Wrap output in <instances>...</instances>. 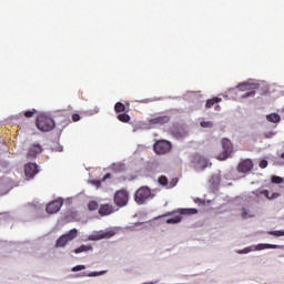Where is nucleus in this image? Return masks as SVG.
<instances>
[{
	"label": "nucleus",
	"mask_w": 284,
	"mask_h": 284,
	"mask_svg": "<svg viewBox=\"0 0 284 284\" xmlns=\"http://www.w3.org/2000/svg\"><path fill=\"white\" fill-rule=\"evenodd\" d=\"M172 214H179V215L168 219L166 223L169 225H175V223H181V221H183V215L192 216V214H199V210H196V209H179L178 211L168 212L163 216H172Z\"/></svg>",
	"instance_id": "nucleus-1"
},
{
	"label": "nucleus",
	"mask_w": 284,
	"mask_h": 284,
	"mask_svg": "<svg viewBox=\"0 0 284 284\" xmlns=\"http://www.w3.org/2000/svg\"><path fill=\"white\" fill-rule=\"evenodd\" d=\"M54 120L45 114H41L37 119V128L41 132H50L54 130Z\"/></svg>",
	"instance_id": "nucleus-2"
},
{
	"label": "nucleus",
	"mask_w": 284,
	"mask_h": 284,
	"mask_svg": "<svg viewBox=\"0 0 284 284\" xmlns=\"http://www.w3.org/2000/svg\"><path fill=\"white\" fill-rule=\"evenodd\" d=\"M236 88L240 90V92H246L242 95V99H247L256 94V90H258V83L244 82L240 83Z\"/></svg>",
	"instance_id": "nucleus-3"
},
{
	"label": "nucleus",
	"mask_w": 284,
	"mask_h": 284,
	"mask_svg": "<svg viewBox=\"0 0 284 284\" xmlns=\"http://www.w3.org/2000/svg\"><path fill=\"white\" fill-rule=\"evenodd\" d=\"M79 236V230L77 229H71L69 232L62 234L55 244V247H65L70 241H74Z\"/></svg>",
	"instance_id": "nucleus-4"
},
{
	"label": "nucleus",
	"mask_w": 284,
	"mask_h": 284,
	"mask_svg": "<svg viewBox=\"0 0 284 284\" xmlns=\"http://www.w3.org/2000/svg\"><path fill=\"white\" fill-rule=\"evenodd\" d=\"M148 199H152V190L148 186H141L134 194V200L138 205H143Z\"/></svg>",
	"instance_id": "nucleus-5"
},
{
	"label": "nucleus",
	"mask_w": 284,
	"mask_h": 284,
	"mask_svg": "<svg viewBox=\"0 0 284 284\" xmlns=\"http://www.w3.org/2000/svg\"><path fill=\"white\" fill-rule=\"evenodd\" d=\"M130 201V193L126 190L116 191L114 194V203L118 207H125Z\"/></svg>",
	"instance_id": "nucleus-6"
},
{
	"label": "nucleus",
	"mask_w": 284,
	"mask_h": 284,
	"mask_svg": "<svg viewBox=\"0 0 284 284\" xmlns=\"http://www.w3.org/2000/svg\"><path fill=\"white\" fill-rule=\"evenodd\" d=\"M39 172V165L37 163L28 162L24 164V179L26 181H32Z\"/></svg>",
	"instance_id": "nucleus-7"
},
{
	"label": "nucleus",
	"mask_w": 284,
	"mask_h": 284,
	"mask_svg": "<svg viewBox=\"0 0 284 284\" xmlns=\"http://www.w3.org/2000/svg\"><path fill=\"white\" fill-rule=\"evenodd\" d=\"M153 150L156 154H168L172 150V144L165 140H160L154 144Z\"/></svg>",
	"instance_id": "nucleus-8"
},
{
	"label": "nucleus",
	"mask_w": 284,
	"mask_h": 284,
	"mask_svg": "<svg viewBox=\"0 0 284 284\" xmlns=\"http://www.w3.org/2000/svg\"><path fill=\"white\" fill-rule=\"evenodd\" d=\"M192 163L196 170H205V168L212 165V163H210V160L202 156L201 154L193 155Z\"/></svg>",
	"instance_id": "nucleus-9"
},
{
	"label": "nucleus",
	"mask_w": 284,
	"mask_h": 284,
	"mask_svg": "<svg viewBox=\"0 0 284 284\" xmlns=\"http://www.w3.org/2000/svg\"><path fill=\"white\" fill-rule=\"evenodd\" d=\"M222 148H223V151L222 153L219 154L217 159L220 161H225V159H229L230 154H232V150H233L232 142L227 139H223Z\"/></svg>",
	"instance_id": "nucleus-10"
},
{
	"label": "nucleus",
	"mask_w": 284,
	"mask_h": 284,
	"mask_svg": "<svg viewBox=\"0 0 284 284\" xmlns=\"http://www.w3.org/2000/svg\"><path fill=\"white\" fill-rule=\"evenodd\" d=\"M114 234H116V232L110 230V231H100L95 234H92L89 236V239L91 241H101L103 239H112V236H114Z\"/></svg>",
	"instance_id": "nucleus-11"
},
{
	"label": "nucleus",
	"mask_w": 284,
	"mask_h": 284,
	"mask_svg": "<svg viewBox=\"0 0 284 284\" xmlns=\"http://www.w3.org/2000/svg\"><path fill=\"white\" fill-rule=\"evenodd\" d=\"M42 152L43 146H41V144H31L27 153V159H37V156H39V154H41Z\"/></svg>",
	"instance_id": "nucleus-12"
},
{
	"label": "nucleus",
	"mask_w": 284,
	"mask_h": 284,
	"mask_svg": "<svg viewBox=\"0 0 284 284\" xmlns=\"http://www.w3.org/2000/svg\"><path fill=\"white\" fill-rule=\"evenodd\" d=\"M63 207V200H54L47 205L48 214H57Z\"/></svg>",
	"instance_id": "nucleus-13"
},
{
	"label": "nucleus",
	"mask_w": 284,
	"mask_h": 284,
	"mask_svg": "<svg viewBox=\"0 0 284 284\" xmlns=\"http://www.w3.org/2000/svg\"><path fill=\"white\" fill-rule=\"evenodd\" d=\"M253 169L254 163L252 160H244L237 165V172H241L242 174H247V172H252Z\"/></svg>",
	"instance_id": "nucleus-14"
},
{
	"label": "nucleus",
	"mask_w": 284,
	"mask_h": 284,
	"mask_svg": "<svg viewBox=\"0 0 284 284\" xmlns=\"http://www.w3.org/2000/svg\"><path fill=\"white\" fill-rule=\"evenodd\" d=\"M98 212L100 216H110V214H114V205L101 204Z\"/></svg>",
	"instance_id": "nucleus-15"
},
{
	"label": "nucleus",
	"mask_w": 284,
	"mask_h": 284,
	"mask_svg": "<svg viewBox=\"0 0 284 284\" xmlns=\"http://www.w3.org/2000/svg\"><path fill=\"white\" fill-rule=\"evenodd\" d=\"M171 118L170 115H160L150 120L151 125H165L170 123Z\"/></svg>",
	"instance_id": "nucleus-16"
},
{
	"label": "nucleus",
	"mask_w": 284,
	"mask_h": 284,
	"mask_svg": "<svg viewBox=\"0 0 284 284\" xmlns=\"http://www.w3.org/2000/svg\"><path fill=\"white\" fill-rule=\"evenodd\" d=\"M256 250H284V245L277 244H257Z\"/></svg>",
	"instance_id": "nucleus-17"
},
{
	"label": "nucleus",
	"mask_w": 284,
	"mask_h": 284,
	"mask_svg": "<svg viewBox=\"0 0 284 284\" xmlns=\"http://www.w3.org/2000/svg\"><path fill=\"white\" fill-rule=\"evenodd\" d=\"M267 121H270V123H280L281 122V115H278L277 113H271L266 116Z\"/></svg>",
	"instance_id": "nucleus-18"
},
{
	"label": "nucleus",
	"mask_w": 284,
	"mask_h": 284,
	"mask_svg": "<svg viewBox=\"0 0 284 284\" xmlns=\"http://www.w3.org/2000/svg\"><path fill=\"white\" fill-rule=\"evenodd\" d=\"M261 194H263L264 196H266V199H268L270 201L274 200V199H278V196H281V193H272L270 195V191L267 190H263L261 191Z\"/></svg>",
	"instance_id": "nucleus-19"
},
{
	"label": "nucleus",
	"mask_w": 284,
	"mask_h": 284,
	"mask_svg": "<svg viewBox=\"0 0 284 284\" xmlns=\"http://www.w3.org/2000/svg\"><path fill=\"white\" fill-rule=\"evenodd\" d=\"M221 98H212L210 100L206 101L205 108L210 109L213 105H216V103H221Z\"/></svg>",
	"instance_id": "nucleus-20"
},
{
	"label": "nucleus",
	"mask_w": 284,
	"mask_h": 284,
	"mask_svg": "<svg viewBox=\"0 0 284 284\" xmlns=\"http://www.w3.org/2000/svg\"><path fill=\"white\" fill-rule=\"evenodd\" d=\"M100 207H99V202H97V201H90L89 203H88V210H89V212H97V210H99Z\"/></svg>",
	"instance_id": "nucleus-21"
},
{
	"label": "nucleus",
	"mask_w": 284,
	"mask_h": 284,
	"mask_svg": "<svg viewBox=\"0 0 284 284\" xmlns=\"http://www.w3.org/2000/svg\"><path fill=\"white\" fill-rule=\"evenodd\" d=\"M121 123H130V115L128 113H122L118 115Z\"/></svg>",
	"instance_id": "nucleus-22"
},
{
	"label": "nucleus",
	"mask_w": 284,
	"mask_h": 284,
	"mask_svg": "<svg viewBox=\"0 0 284 284\" xmlns=\"http://www.w3.org/2000/svg\"><path fill=\"white\" fill-rule=\"evenodd\" d=\"M92 250V246H88V245H81L80 247L74 250L75 254H81V252H88Z\"/></svg>",
	"instance_id": "nucleus-23"
},
{
	"label": "nucleus",
	"mask_w": 284,
	"mask_h": 284,
	"mask_svg": "<svg viewBox=\"0 0 284 284\" xmlns=\"http://www.w3.org/2000/svg\"><path fill=\"white\" fill-rule=\"evenodd\" d=\"M114 110L116 113L125 112V104H123L121 102H116L114 105Z\"/></svg>",
	"instance_id": "nucleus-24"
},
{
	"label": "nucleus",
	"mask_w": 284,
	"mask_h": 284,
	"mask_svg": "<svg viewBox=\"0 0 284 284\" xmlns=\"http://www.w3.org/2000/svg\"><path fill=\"white\" fill-rule=\"evenodd\" d=\"M10 192V186L8 184L0 185V196H6Z\"/></svg>",
	"instance_id": "nucleus-25"
},
{
	"label": "nucleus",
	"mask_w": 284,
	"mask_h": 284,
	"mask_svg": "<svg viewBox=\"0 0 284 284\" xmlns=\"http://www.w3.org/2000/svg\"><path fill=\"white\" fill-rule=\"evenodd\" d=\"M210 183H212V185H219L221 183V175H213L210 179Z\"/></svg>",
	"instance_id": "nucleus-26"
},
{
	"label": "nucleus",
	"mask_w": 284,
	"mask_h": 284,
	"mask_svg": "<svg viewBox=\"0 0 284 284\" xmlns=\"http://www.w3.org/2000/svg\"><path fill=\"white\" fill-rule=\"evenodd\" d=\"M283 181H284L283 178H281V176H278V175H273V176L271 178V183H275L276 185L283 183Z\"/></svg>",
	"instance_id": "nucleus-27"
},
{
	"label": "nucleus",
	"mask_w": 284,
	"mask_h": 284,
	"mask_svg": "<svg viewBox=\"0 0 284 284\" xmlns=\"http://www.w3.org/2000/svg\"><path fill=\"white\" fill-rule=\"evenodd\" d=\"M201 128H214V123L212 121H202L200 122Z\"/></svg>",
	"instance_id": "nucleus-28"
},
{
	"label": "nucleus",
	"mask_w": 284,
	"mask_h": 284,
	"mask_svg": "<svg viewBox=\"0 0 284 284\" xmlns=\"http://www.w3.org/2000/svg\"><path fill=\"white\" fill-rule=\"evenodd\" d=\"M34 114H37V110L36 109H32L31 111H26L24 112V116L27 119H32V116H34Z\"/></svg>",
	"instance_id": "nucleus-29"
},
{
	"label": "nucleus",
	"mask_w": 284,
	"mask_h": 284,
	"mask_svg": "<svg viewBox=\"0 0 284 284\" xmlns=\"http://www.w3.org/2000/svg\"><path fill=\"white\" fill-rule=\"evenodd\" d=\"M108 271H101V272H91L87 276L94 277V276H103V274H106Z\"/></svg>",
	"instance_id": "nucleus-30"
},
{
	"label": "nucleus",
	"mask_w": 284,
	"mask_h": 284,
	"mask_svg": "<svg viewBox=\"0 0 284 284\" xmlns=\"http://www.w3.org/2000/svg\"><path fill=\"white\" fill-rule=\"evenodd\" d=\"M271 236H284V231H270Z\"/></svg>",
	"instance_id": "nucleus-31"
},
{
	"label": "nucleus",
	"mask_w": 284,
	"mask_h": 284,
	"mask_svg": "<svg viewBox=\"0 0 284 284\" xmlns=\"http://www.w3.org/2000/svg\"><path fill=\"white\" fill-rule=\"evenodd\" d=\"M160 185H168V178L165 175H162L159 178Z\"/></svg>",
	"instance_id": "nucleus-32"
},
{
	"label": "nucleus",
	"mask_w": 284,
	"mask_h": 284,
	"mask_svg": "<svg viewBox=\"0 0 284 284\" xmlns=\"http://www.w3.org/2000/svg\"><path fill=\"white\" fill-rule=\"evenodd\" d=\"M81 270H85V265H77L71 268V272H81Z\"/></svg>",
	"instance_id": "nucleus-33"
},
{
	"label": "nucleus",
	"mask_w": 284,
	"mask_h": 284,
	"mask_svg": "<svg viewBox=\"0 0 284 284\" xmlns=\"http://www.w3.org/2000/svg\"><path fill=\"white\" fill-rule=\"evenodd\" d=\"M242 219H250V214L245 207L242 209Z\"/></svg>",
	"instance_id": "nucleus-34"
},
{
	"label": "nucleus",
	"mask_w": 284,
	"mask_h": 284,
	"mask_svg": "<svg viewBox=\"0 0 284 284\" xmlns=\"http://www.w3.org/2000/svg\"><path fill=\"white\" fill-rule=\"evenodd\" d=\"M267 160H262L261 162H260V168L262 169V170H265V168H267Z\"/></svg>",
	"instance_id": "nucleus-35"
},
{
	"label": "nucleus",
	"mask_w": 284,
	"mask_h": 284,
	"mask_svg": "<svg viewBox=\"0 0 284 284\" xmlns=\"http://www.w3.org/2000/svg\"><path fill=\"white\" fill-rule=\"evenodd\" d=\"M72 121H73L74 123H77V121H81V115H79V113L73 114V115H72Z\"/></svg>",
	"instance_id": "nucleus-36"
},
{
	"label": "nucleus",
	"mask_w": 284,
	"mask_h": 284,
	"mask_svg": "<svg viewBox=\"0 0 284 284\" xmlns=\"http://www.w3.org/2000/svg\"><path fill=\"white\" fill-rule=\"evenodd\" d=\"M248 252H252V250H250V247H246L241 251H237V254H248Z\"/></svg>",
	"instance_id": "nucleus-37"
},
{
	"label": "nucleus",
	"mask_w": 284,
	"mask_h": 284,
	"mask_svg": "<svg viewBox=\"0 0 284 284\" xmlns=\"http://www.w3.org/2000/svg\"><path fill=\"white\" fill-rule=\"evenodd\" d=\"M176 183H179V180L173 179V180H172V184L170 185V187H174V185H176Z\"/></svg>",
	"instance_id": "nucleus-38"
},
{
	"label": "nucleus",
	"mask_w": 284,
	"mask_h": 284,
	"mask_svg": "<svg viewBox=\"0 0 284 284\" xmlns=\"http://www.w3.org/2000/svg\"><path fill=\"white\" fill-rule=\"evenodd\" d=\"M282 159H284V152L280 155Z\"/></svg>",
	"instance_id": "nucleus-39"
},
{
	"label": "nucleus",
	"mask_w": 284,
	"mask_h": 284,
	"mask_svg": "<svg viewBox=\"0 0 284 284\" xmlns=\"http://www.w3.org/2000/svg\"><path fill=\"white\" fill-rule=\"evenodd\" d=\"M220 108H221V106L216 105V106H215V110H219Z\"/></svg>",
	"instance_id": "nucleus-40"
}]
</instances>
